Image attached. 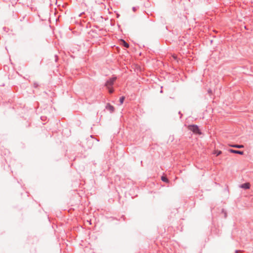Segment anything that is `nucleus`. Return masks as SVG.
Segmentation results:
<instances>
[{
    "instance_id": "obj_2",
    "label": "nucleus",
    "mask_w": 253,
    "mask_h": 253,
    "mask_svg": "<svg viewBox=\"0 0 253 253\" xmlns=\"http://www.w3.org/2000/svg\"><path fill=\"white\" fill-rule=\"evenodd\" d=\"M250 184L248 182H246L243 184H241L239 185V187L245 190L249 189L250 188Z\"/></svg>"
},
{
    "instance_id": "obj_21",
    "label": "nucleus",
    "mask_w": 253,
    "mask_h": 253,
    "mask_svg": "<svg viewBox=\"0 0 253 253\" xmlns=\"http://www.w3.org/2000/svg\"><path fill=\"white\" fill-rule=\"evenodd\" d=\"M115 46V45H113H113H112V46H111L112 48L113 47V46Z\"/></svg>"
},
{
    "instance_id": "obj_18",
    "label": "nucleus",
    "mask_w": 253,
    "mask_h": 253,
    "mask_svg": "<svg viewBox=\"0 0 253 253\" xmlns=\"http://www.w3.org/2000/svg\"><path fill=\"white\" fill-rule=\"evenodd\" d=\"M160 92L161 93H163V90L161 89V91H160Z\"/></svg>"
},
{
    "instance_id": "obj_10",
    "label": "nucleus",
    "mask_w": 253,
    "mask_h": 253,
    "mask_svg": "<svg viewBox=\"0 0 253 253\" xmlns=\"http://www.w3.org/2000/svg\"><path fill=\"white\" fill-rule=\"evenodd\" d=\"M106 86H107V87H108V91H109V92H111V88H110V86H110V83H109V82H107L106 83Z\"/></svg>"
},
{
    "instance_id": "obj_16",
    "label": "nucleus",
    "mask_w": 253,
    "mask_h": 253,
    "mask_svg": "<svg viewBox=\"0 0 253 253\" xmlns=\"http://www.w3.org/2000/svg\"><path fill=\"white\" fill-rule=\"evenodd\" d=\"M178 114L180 115V118H181V116H182V114H181V112H180V111H179Z\"/></svg>"
},
{
    "instance_id": "obj_11",
    "label": "nucleus",
    "mask_w": 253,
    "mask_h": 253,
    "mask_svg": "<svg viewBox=\"0 0 253 253\" xmlns=\"http://www.w3.org/2000/svg\"><path fill=\"white\" fill-rule=\"evenodd\" d=\"M222 212H224V214H225L224 216H225V217H226L227 216V214H226V212L224 211V209H222Z\"/></svg>"
},
{
    "instance_id": "obj_17",
    "label": "nucleus",
    "mask_w": 253,
    "mask_h": 253,
    "mask_svg": "<svg viewBox=\"0 0 253 253\" xmlns=\"http://www.w3.org/2000/svg\"><path fill=\"white\" fill-rule=\"evenodd\" d=\"M166 29H167V30H168V26H166Z\"/></svg>"
},
{
    "instance_id": "obj_8",
    "label": "nucleus",
    "mask_w": 253,
    "mask_h": 253,
    "mask_svg": "<svg viewBox=\"0 0 253 253\" xmlns=\"http://www.w3.org/2000/svg\"><path fill=\"white\" fill-rule=\"evenodd\" d=\"M214 154L216 156H219L222 153V151L220 150H216L214 151Z\"/></svg>"
},
{
    "instance_id": "obj_14",
    "label": "nucleus",
    "mask_w": 253,
    "mask_h": 253,
    "mask_svg": "<svg viewBox=\"0 0 253 253\" xmlns=\"http://www.w3.org/2000/svg\"><path fill=\"white\" fill-rule=\"evenodd\" d=\"M211 92H212V90L211 89L208 90V93H211Z\"/></svg>"
},
{
    "instance_id": "obj_20",
    "label": "nucleus",
    "mask_w": 253,
    "mask_h": 253,
    "mask_svg": "<svg viewBox=\"0 0 253 253\" xmlns=\"http://www.w3.org/2000/svg\"><path fill=\"white\" fill-rule=\"evenodd\" d=\"M117 17H118L119 16V15L118 14H117Z\"/></svg>"
},
{
    "instance_id": "obj_15",
    "label": "nucleus",
    "mask_w": 253,
    "mask_h": 253,
    "mask_svg": "<svg viewBox=\"0 0 253 253\" xmlns=\"http://www.w3.org/2000/svg\"><path fill=\"white\" fill-rule=\"evenodd\" d=\"M240 252H241V251H240V250H236V251H235V253H240Z\"/></svg>"
},
{
    "instance_id": "obj_4",
    "label": "nucleus",
    "mask_w": 253,
    "mask_h": 253,
    "mask_svg": "<svg viewBox=\"0 0 253 253\" xmlns=\"http://www.w3.org/2000/svg\"><path fill=\"white\" fill-rule=\"evenodd\" d=\"M121 44L125 47L127 48L129 47V44L125 40H121L120 41Z\"/></svg>"
},
{
    "instance_id": "obj_19",
    "label": "nucleus",
    "mask_w": 253,
    "mask_h": 253,
    "mask_svg": "<svg viewBox=\"0 0 253 253\" xmlns=\"http://www.w3.org/2000/svg\"><path fill=\"white\" fill-rule=\"evenodd\" d=\"M111 21H112V26L113 25V20L112 19L111 20Z\"/></svg>"
},
{
    "instance_id": "obj_3",
    "label": "nucleus",
    "mask_w": 253,
    "mask_h": 253,
    "mask_svg": "<svg viewBox=\"0 0 253 253\" xmlns=\"http://www.w3.org/2000/svg\"><path fill=\"white\" fill-rule=\"evenodd\" d=\"M228 151L231 153L237 154L240 155H243L244 154V151L234 150L232 149H229Z\"/></svg>"
},
{
    "instance_id": "obj_1",
    "label": "nucleus",
    "mask_w": 253,
    "mask_h": 253,
    "mask_svg": "<svg viewBox=\"0 0 253 253\" xmlns=\"http://www.w3.org/2000/svg\"><path fill=\"white\" fill-rule=\"evenodd\" d=\"M189 129H190L191 131H192L194 133L201 135L202 134V132L199 126L197 125H191L189 126Z\"/></svg>"
},
{
    "instance_id": "obj_7",
    "label": "nucleus",
    "mask_w": 253,
    "mask_h": 253,
    "mask_svg": "<svg viewBox=\"0 0 253 253\" xmlns=\"http://www.w3.org/2000/svg\"><path fill=\"white\" fill-rule=\"evenodd\" d=\"M161 180L164 181V182H169V179H168V178L166 176H162L161 177Z\"/></svg>"
},
{
    "instance_id": "obj_5",
    "label": "nucleus",
    "mask_w": 253,
    "mask_h": 253,
    "mask_svg": "<svg viewBox=\"0 0 253 253\" xmlns=\"http://www.w3.org/2000/svg\"><path fill=\"white\" fill-rule=\"evenodd\" d=\"M117 79V77L115 76V75H112V93H113V92H114V89H113V84H114V82Z\"/></svg>"
},
{
    "instance_id": "obj_9",
    "label": "nucleus",
    "mask_w": 253,
    "mask_h": 253,
    "mask_svg": "<svg viewBox=\"0 0 253 253\" xmlns=\"http://www.w3.org/2000/svg\"><path fill=\"white\" fill-rule=\"evenodd\" d=\"M125 99V97L124 96H121L119 99V102H120L119 105L122 104L123 103Z\"/></svg>"
},
{
    "instance_id": "obj_6",
    "label": "nucleus",
    "mask_w": 253,
    "mask_h": 253,
    "mask_svg": "<svg viewBox=\"0 0 253 253\" xmlns=\"http://www.w3.org/2000/svg\"><path fill=\"white\" fill-rule=\"evenodd\" d=\"M232 147L236 148H243L244 147L243 145H239V144H234L231 146Z\"/></svg>"
},
{
    "instance_id": "obj_13",
    "label": "nucleus",
    "mask_w": 253,
    "mask_h": 253,
    "mask_svg": "<svg viewBox=\"0 0 253 253\" xmlns=\"http://www.w3.org/2000/svg\"><path fill=\"white\" fill-rule=\"evenodd\" d=\"M115 110V108L114 106L112 105V112H113Z\"/></svg>"
},
{
    "instance_id": "obj_12",
    "label": "nucleus",
    "mask_w": 253,
    "mask_h": 253,
    "mask_svg": "<svg viewBox=\"0 0 253 253\" xmlns=\"http://www.w3.org/2000/svg\"><path fill=\"white\" fill-rule=\"evenodd\" d=\"M137 8L136 7H132V10L133 11H135L137 10Z\"/></svg>"
}]
</instances>
